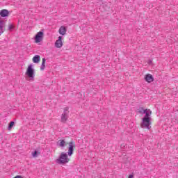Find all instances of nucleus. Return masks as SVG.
I'll list each match as a JSON object with an SVG mask.
<instances>
[{"label":"nucleus","instance_id":"1","mask_svg":"<svg viewBox=\"0 0 178 178\" xmlns=\"http://www.w3.org/2000/svg\"><path fill=\"white\" fill-rule=\"evenodd\" d=\"M68 145L69 147L67 154L62 152L60 154L58 159L56 160V163H58V165H65L68 163V162L70 161V159H69L68 156H72L73 152H74L76 144H74L73 142H70L68 143Z\"/></svg>","mask_w":178,"mask_h":178},{"label":"nucleus","instance_id":"2","mask_svg":"<svg viewBox=\"0 0 178 178\" xmlns=\"http://www.w3.org/2000/svg\"><path fill=\"white\" fill-rule=\"evenodd\" d=\"M35 73V70L33 68V64H30L26 69V74L32 81H34Z\"/></svg>","mask_w":178,"mask_h":178},{"label":"nucleus","instance_id":"3","mask_svg":"<svg viewBox=\"0 0 178 178\" xmlns=\"http://www.w3.org/2000/svg\"><path fill=\"white\" fill-rule=\"evenodd\" d=\"M151 118L143 117L142 118V122L140 123V127H142V129H147V130H149V129H151Z\"/></svg>","mask_w":178,"mask_h":178},{"label":"nucleus","instance_id":"4","mask_svg":"<svg viewBox=\"0 0 178 178\" xmlns=\"http://www.w3.org/2000/svg\"><path fill=\"white\" fill-rule=\"evenodd\" d=\"M34 38L36 44L41 42L44 38V29H42L40 31L38 32Z\"/></svg>","mask_w":178,"mask_h":178},{"label":"nucleus","instance_id":"5","mask_svg":"<svg viewBox=\"0 0 178 178\" xmlns=\"http://www.w3.org/2000/svg\"><path fill=\"white\" fill-rule=\"evenodd\" d=\"M69 107H65L64 108V112L61 115V122L62 123H65L67 122V119L69 118Z\"/></svg>","mask_w":178,"mask_h":178},{"label":"nucleus","instance_id":"6","mask_svg":"<svg viewBox=\"0 0 178 178\" xmlns=\"http://www.w3.org/2000/svg\"><path fill=\"white\" fill-rule=\"evenodd\" d=\"M62 36L58 37V40H57L55 42V47L56 48H62L63 46V42H62Z\"/></svg>","mask_w":178,"mask_h":178},{"label":"nucleus","instance_id":"7","mask_svg":"<svg viewBox=\"0 0 178 178\" xmlns=\"http://www.w3.org/2000/svg\"><path fill=\"white\" fill-rule=\"evenodd\" d=\"M143 113L145 116L143 118H147L151 119V115H152V111L148 108L144 110Z\"/></svg>","mask_w":178,"mask_h":178},{"label":"nucleus","instance_id":"8","mask_svg":"<svg viewBox=\"0 0 178 178\" xmlns=\"http://www.w3.org/2000/svg\"><path fill=\"white\" fill-rule=\"evenodd\" d=\"M145 80L147 83H152L154 81V76L151 74H147L145 76Z\"/></svg>","mask_w":178,"mask_h":178},{"label":"nucleus","instance_id":"9","mask_svg":"<svg viewBox=\"0 0 178 178\" xmlns=\"http://www.w3.org/2000/svg\"><path fill=\"white\" fill-rule=\"evenodd\" d=\"M0 16L1 17H8L9 16V10L6 9H3L0 11Z\"/></svg>","mask_w":178,"mask_h":178},{"label":"nucleus","instance_id":"10","mask_svg":"<svg viewBox=\"0 0 178 178\" xmlns=\"http://www.w3.org/2000/svg\"><path fill=\"white\" fill-rule=\"evenodd\" d=\"M4 27H5V21L1 20L0 17V35L2 34V33H3V31H5Z\"/></svg>","mask_w":178,"mask_h":178},{"label":"nucleus","instance_id":"11","mask_svg":"<svg viewBox=\"0 0 178 178\" xmlns=\"http://www.w3.org/2000/svg\"><path fill=\"white\" fill-rule=\"evenodd\" d=\"M66 31H67L66 27L65 26H62L60 27L58 33L60 35H65V34H66Z\"/></svg>","mask_w":178,"mask_h":178},{"label":"nucleus","instance_id":"12","mask_svg":"<svg viewBox=\"0 0 178 178\" xmlns=\"http://www.w3.org/2000/svg\"><path fill=\"white\" fill-rule=\"evenodd\" d=\"M32 60L33 63H40V61L41 60V57L40 56V55H35V56H33Z\"/></svg>","mask_w":178,"mask_h":178},{"label":"nucleus","instance_id":"13","mask_svg":"<svg viewBox=\"0 0 178 178\" xmlns=\"http://www.w3.org/2000/svg\"><path fill=\"white\" fill-rule=\"evenodd\" d=\"M45 62H47V60L45 59V58H43L42 60L40 70H44V69H45Z\"/></svg>","mask_w":178,"mask_h":178},{"label":"nucleus","instance_id":"14","mask_svg":"<svg viewBox=\"0 0 178 178\" xmlns=\"http://www.w3.org/2000/svg\"><path fill=\"white\" fill-rule=\"evenodd\" d=\"M58 143H59L58 145L62 148H63V147H65V144H66V142H65V140H59Z\"/></svg>","mask_w":178,"mask_h":178},{"label":"nucleus","instance_id":"15","mask_svg":"<svg viewBox=\"0 0 178 178\" xmlns=\"http://www.w3.org/2000/svg\"><path fill=\"white\" fill-rule=\"evenodd\" d=\"M40 154H41V152L37 151V150H35L33 153H32V156L33 158H37V156H38V155H40Z\"/></svg>","mask_w":178,"mask_h":178},{"label":"nucleus","instance_id":"16","mask_svg":"<svg viewBox=\"0 0 178 178\" xmlns=\"http://www.w3.org/2000/svg\"><path fill=\"white\" fill-rule=\"evenodd\" d=\"M13 126H15V122L13 121H11L8 124V130H9V131L12 130V128L13 127Z\"/></svg>","mask_w":178,"mask_h":178},{"label":"nucleus","instance_id":"17","mask_svg":"<svg viewBox=\"0 0 178 178\" xmlns=\"http://www.w3.org/2000/svg\"><path fill=\"white\" fill-rule=\"evenodd\" d=\"M144 111H145V109H144V108L140 107L138 109V113H140V115H143V114H144Z\"/></svg>","mask_w":178,"mask_h":178},{"label":"nucleus","instance_id":"18","mask_svg":"<svg viewBox=\"0 0 178 178\" xmlns=\"http://www.w3.org/2000/svg\"><path fill=\"white\" fill-rule=\"evenodd\" d=\"M13 29V24H10L8 26V30L11 31Z\"/></svg>","mask_w":178,"mask_h":178},{"label":"nucleus","instance_id":"19","mask_svg":"<svg viewBox=\"0 0 178 178\" xmlns=\"http://www.w3.org/2000/svg\"><path fill=\"white\" fill-rule=\"evenodd\" d=\"M128 178H134V173L129 175Z\"/></svg>","mask_w":178,"mask_h":178},{"label":"nucleus","instance_id":"20","mask_svg":"<svg viewBox=\"0 0 178 178\" xmlns=\"http://www.w3.org/2000/svg\"><path fill=\"white\" fill-rule=\"evenodd\" d=\"M14 178H23L21 175H17Z\"/></svg>","mask_w":178,"mask_h":178},{"label":"nucleus","instance_id":"21","mask_svg":"<svg viewBox=\"0 0 178 178\" xmlns=\"http://www.w3.org/2000/svg\"><path fill=\"white\" fill-rule=\"evenodd\" d=\"M151 63H152V61L151 60H149V62H148V64L151 65Z\"/></svg>","mask_w":178,"mask_h":178},{"label":"nucleus","instance_id":"22","mask_svg":"<svg viewBox=\"0 0 178 178\" xmlns=\"http://www.w3.org/2000/svg\"><path fill=\"white\" fill-rule=\"evenodd\" d=\"M121 147H123V145H122Z\"/></svg>","mask_w":178,"mask_h":178},{"label":"nucleus","instance_id":"23","mask_svg":"<svg viewBox=\"0 0 178 178\" xmlns=\"http://www.w3.org/2000/svg\"><path fill=\"white\" fill-rule=\"evenodd\" d=\"M121 147H123V145H122Z\"/></svg>","mask_w":178,"mask_h":178}]
</instances>
